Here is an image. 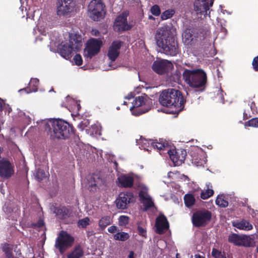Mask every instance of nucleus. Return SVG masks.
<instances>
[{"label": "nucleus", "mask_w": 258, "mask_h": 258, "mask_svg": "<svg viewBox=\"0 0 258 258\" xmlns=\"http://www.w3.org/2000/svg\"><path fill=\"white\" fill-rule=\"evenodd\" d=\"M155 39L157 46L164 53L170 56H175L180 52L177 41L170 27L164 26L157 31Z\"/></svg>", "instance_id": "1"}, {"label": "nucleus", "mask_w": 258, "mask_h": 258, "mask_svg": "<svg viewBox=\"0 0 258 258\" xmlns=\"http://www.w3.org/2000/svg\"><path fill=\"white\" fill-rule=\"evenodd\" d=\"M159 101L162 106L175 109L170 113L178 114L183 110L186 100L180 91L174 89H168L162 91L160 93Z\"/></svg>", "instance_id": "2"}, {"label": "nucleus", "mask_w": 258, "mask_h": 258, "mask_svg": "<svg viewBox=\"0 0 258 258\" xmlns=\"http://www.w3.org/2000/svg\"><path fill=\"white\" fill-rule=\"evenodd\" d=\"M46 128H48V133L53 139H66L75 132V130L71 124L60 119L50 120L46 124Z\"/></svg>", "instance_id": "3"}, {"label": "nucleus", "mask_w": 258, "mask_h": 258, "mask_svg": "<svg viewBox=\"0 0 258 258\" xmlns=\"http://www.w3.org/2000/svg\"><path fill=\"white\" fill-rule=\"evenodd\" d=\"M185 82L191 88L204 91L207 83L206 73L202 69H185L182 73Z\"/></svg>", "instance_id": "4"}, {"label": "nucleus", "mask_w": 258, "mask_h": 258, "mask_svg": "<svg viewBox=\"0 0 258 258\" xmlns=\"http://www.w3.org/2000/svg\"><path fill=\"white\" fill-rule=\"evenodd\" d=\"M208 30L201 27L186 29L182 34L183 42L185 45H191L196 41L203 40L207 36Z\"/></svg>", "instance_id": "5"}, {"label": "nucleus", "mask_w": 258, "mask_h": 258, "mask_svg": "<svg viewBox=\"0 0 258 258\" xmlns=\"http://www.w3.org/2000/svg\"><path fill=\"white\" fill-rule=\"evenodd\" d=\"M105 6L101 0H92L88 5V15L94 21H99L105 17Z\"/></svg>", "instance_id": "6"}, {"label": "nucleus", "mask_w": 258, "mask_h": 258, "mask_svg": "<svg viewBox=\"0 0 258 258\" xmlns=\"http://www.w3.org/2000/svg\"><path fill=\"white\" fill-rule=\"evenodd\" d=\"M74 241V238L67 232L61 231L56 239L55 247L63 254L67 249L71 247Z\"/></svg>", "instance_id": "7"}, {"label": "nucleus", "mask_w": 258, "mask_h": 258, "mask_svg": "<svg viewBox=\"0 0 258 258\" xmlns=\"http://www.w3.org/2000/svg\"><path fill=\"white\" fill-rule=\"evenodd\" d=\"M212 213L208 210H198L194 213L191 221L196 227H204L211 221Z\"/></svg>", "instance_id": "8"}, {"label": "nucleus", "mask_w": 258, "mask_h": 258, "mask_svg": "<svg viewBox=\"0 0 258 258\" xmlns=\"http://www.w3.org/2000/svg\"><path fill=\"white\" fill-rule=\"evenodd\" d=\"M135 198L131 192H122L119 194L115 202L118 209L124 210L128 208L130 203L135 202Z\"/></svg>", "instance_id": "9"}, {"label": "nucleus", "mask_w": 258, "mask_h": 258, "mask_svg": "<svg viewBox=\"0 0 258 258\" xmlns=\"http://www.w3.org/2000/svg\"><path fill=\"white\" fill-rule=\"evenodd\" d=\"M152 68L156 73L162 75L171 71L173 68V65L166 59L156 60L153 63Z\"/></svg>", "instance_id": "10"}, {"label": "nucleus", "mask_w": 258, "mask_h": 258, "mask_svg": "<svg viewBox=\"0 0 258 258\" xmlns=\"http://www.w3.org/2000/svg\"><path fill=\"white\" fill-rule=\"evenodd\" d=\"M105 183V179L99 173H94L88 177L86 187L90 191H95Z\"/></svg>", "instance_id": "11"}, {"label": "nucleus", "mask_w": 258, "mask_h": 258, "mask_svg": "<svg viewBox=\"0 0 258 258\" xmlns=\"http://www.w3.org/2000/svg\"><path fill=\"white\" fill-rule=\"evenodd\" d=\"M214 0H196L194 3V10L197 14L210 16V8L212 7Z\"/></svg>", "instance_id": "12"}, {"label": "nucleus", "mask_w": 258, "mask_h": 258, "mask_svg": "<svg viewBox=\"0 0 258 258\" xmlns=\"http://www.w3.org/2000/svg\"><path fill=\"white\" fill-rule=\"evenodd\" d=\"M127 13L123 12L116 17L113 25V29L115 31L122 32L131 29V26L127 23Z\"/></svg>", "instance_id": "13"}, {"label": "nucleus", "mask_w": 258, "mask_h": 258, "mask_svg": "<svg viewBox=\"0 0 258 258\" xmlns=\"http://www.w3.org/2000/svg\"><path fill=\"white\" fill-rule=\"evenodd\" d=\"M87 44V54L85 56L91 58L99 52L102 42L100 39L91 38L88 41Z\"/></svg>", "instance_id": "14"}, {"label": "nucleus", "mask_w": 258, "mask_h": 258, "mask_svg": "<svg viewBox=\"0 0 258 258\" xmlns=\"http://www.w3.org/2000/svg\"><path fill=\"white\" fill-rule=\"evenodd\" d=\"M76 5L75 0H58L57 14L64 16L73 11Z\"/></svg>", "instance_id": "15"}, {"label": "nucleus", "mask_w": 258, "mask_h": 258, "mask_svg": "<svg viewBox=\"0 0 258 258\" xmlns=\"http://www.w3.org/2000/svg\"><path fill=\"white\" fill-rule=\"evenodd\" d=\"M14 170L10 162L5 159L0 160V176L10 178L14 174Z\"/></svg>", "instance_id": "16"}, {"label": "nucleus", "mask_w": 258, "mask_h": 258, "mask_svg": "<svg viewBox=\"0 0 258 258\" xmlns=\"http://www.w3.org/2000/svg\"><path fill=\"white\" fill-rule=\"evenodd\" d=\"M123 44V42L120 40L113 41L109 46L108 50L107 56L111 61H114L119 55V50Z\"/></svg>", "instance_id": "17"}, {"label": "nucleus", "mask_w": 258, "mask_h": 258, "mask_svg": "<svg viewBox=\"0 0 258 258\" xmlns=\"http://www.w3.org/2000/svg\"><path fill=\"white\" fill-rule=\"evenodd\" d=\"M180 154L178 151L175 150H167V153L169 156L170 159L174 163L175 165L181 164L184 162L186 155V153L185 150L180 151Z\"/></svg>", "instance_id": "18"}, {"label": "nucleus", "mask_w": 258, "mask_h": 258, "mask_svg": "<svg viewBox=\"0 0 258 258\" xmlns=\"http://www.w3.org/2000/svg\"><path fill=\"white\" fill-rule=\"evenodd\" d=\"M156 232L159 234L164 233V230L169 227L167 218L164 215H160L156 219Z\"/></svg>", "instance_id": "19"}, {"label": "nucleus", "mask_w": 258, "mask_h": 258, "mask_svg": "<svg viewBox=\"0 0 258 258\" xmlns=\"http://www.w3.org/2000/svg\"><path fill=\"white\" fill-rule=\"evenodd\" d=\"M58 51L62 57L68 59L72 57L73 51L76 50L69 43H66L59 46Z\"/></svg>", "instance_id": "20"}, {"label": "nucleus", "mask_w": 258, "mask_h": 258, "mask_svg": "<svg viewBox=\"0 0 258 258\" xmlns=\"http://www.w3.org/2000/svg\"><path fill=\"white\" fill-rule=\"evenodd\" d=\"M116 182L119 187L131 188L134 185V178L132 176L122 174L117 178Z\"/></svg>", "instance_id": "21"}, {"label": "nucleus", "mask_w": 258, "mask_h": 258, "mask_svg": "<svg viewBox=\"0 0 258 258\" xmlns=\"http://www.w3.org/2000/svg\"><path fill=\"white\" fill-rule=\"evenodd\" d=\"M141 202L143 204L145 210L146 211L154 206V202L152 199L147 195L143 191H140L139 194Z\"/></svg>", "instance_id": "22"}, {"label": "nucleus", "mask_w": 258, "mask_h": 258, "mask_svg": "<svg viewBox=\"0 0 258 258\" xmlns=\"http://www.w3.org/2000/svg\"><path fill=\"white\" fill-rule=\"evenodd\" d=\"M151 141V146L160 151L163 150L167 152V150L170 149L168 142L162 139H159L158 141L156 140Z\"/></svg>", "instance_id": "23"}, {"label": "nucleus", "mask_w": 258, "mask_h": 258, "mask_svg": "<svg viewBox=\"0 0 258 258\" xmlns=\"http://www.w3.org/2000/svg\"><path fill=\"white\" fill-rule=\"evenodd\" d=\"M76 51L80 50L82 46V37L80 35L75 34L70 36L69 42Z\"/></svg>", "instance_id": "24"}, {"label": "nucleus", "mask_w": 258, "mask_h": 258, "mask_svg": "<svg viewBox=\"0 0 258 258\" xmlns=\"http://www.w3.org/2000/svg\"><path fill=\"white\" fill-rule=\"evenodd\" d=\"M234 226L239 229L246 231H248L252 229V225L249 222L244 220L234 224Z\"/></svg>", "instance_id": "25"}, {"label": "nucleus", "mask_w": 258, "mask_h": 258, "mask_svg": "<svg viewBox=\"0 0 258 258\" xmlns=\"http://www.w3.org/2000/svg\"><path fill=\"white\" fill-rule=\"evenodd\" d=\"M241 239V245L245 247H253L255 245L254 239L249 236L243 235Z\"/></svg>", "instance_id": "26"}, {"label": "nucleus", "mask_w": 258, "mask_h": 258, "mask_svg": "<svg viewBox=\"0 0 258 258\" xmlns=\"http://www.w3.org/2000/svg\"><path fill=\"white\" fill-rule=\"evenodd\" d=\"M84 255V252L80 245L75 247L74 250L68 255L67 258H80Z\"/></svg>", "instance_id": "27"}, {"label": "nucleus", "mask_w": 258, "mask_h": 258, "mask_svg": "<svg viewBox=\"0 0 258 258\" xmlns=\"http://www.w3.org/2000/svg\"><path fill=\"white\" fill-rule=\"evenodd\" d=\"M184 204L188 208L191 207L196 202V199L193 195L187 194L183 197Z\"/></svg>", "instance_id": "28"}, {"label": "nucleus", "mask_w": 258, "mask_h": 258, "mask_svg": "<svg viewBox=\"0 0 258 258\" xmlns=\"http://www.w3.org/2000/svg\"><path fill=\"white\" fill-rule=\"evenodd\" d=\"M111 222L112 221L110 217L109 216H105L99 220L98 225L101 230H104L108 225H110Z\"/></svg>", "instance_id": "29"}, {"label": "nucleus", "mask_w": 258, "mask_h": 258, "mask_svg": "<svg viewBox=\"0 0 258 258\" xmlns=\"http://www.w3.org/2000/svg\"><path fill=\"white\" fill-rule=\"evenodd\" d=\"M242 236L235 233H233L229 235L228 241L233 243L235 245H241Z\"/></svg>", "instance_id": "30"}, {"label": "nucleus", "mask_w": 258, "mask_h": 258, "mask_svg": "<svg viewBox=\"0 0 258 258\" xmlns=\"http://www.w3.org/2000/svg\"><path fill=\"white\" fill-rule=\"evenodd\" d=\"M130 238L128 233L124 232H119L113 235V238L115 240L125 241Z\"/></svg>", "instance_id": "31"}, {"label": "nucleus", "mask_w": 258, "mask_h": 258, "mask_svg": "<svg viewBox=\"0 0 258 258\" xmlns=\"http://www.w3.org/2000/svg\"><path fill=\"white\" fill-rule=\"evenodd\" d=\"M216 204L222 208H225L228 206V202L224 199L223 196H218L215 201Z\"/></svg>", "instance_id": "32"}, {"label": "nucleus", "mask_w": 258, "mask_h": 258, "mask_svg": "<svg viewBox=\"0 0 258 258\" xmlns=\"http://www.w3.org/2000/svg\"><path fill=\"white\" fill-rule=\"evenodd\" d=\"M35 176L38 181H40L47 177V174L43 169L38 168L36 171Z\"/></svg>", "instance_id": "33"}, {"label": "nucleus", "mask_w": 258, "mask_h": 258, "mask_svg": "<svg viewBox=\"0 0 258 258\" xmlns=\"http://www.w3.org/2000/svg\"><path fill=\"white\" fill-rule=\"evenodd\" d=\"M211 255L214 258H226L225 253L215 248H213L212 250Z\"/></svg>", "instance_id": "34"}, {"label": "nucleus", "mask_w": 258, "mask_h": 258, "mask_svg": "<svg viewBox=\"0 0 258 258\" xmlns=\"http://www.w3.org/2000/svg\"><path fill=\"white\" fill-rule=\"evenodd\" d=\"M245 127H258V117L252 118L244 123Z\"/></svg>", "instance_id": "35"}, {"label": "nucleus", "mask_w": 258, "mask_h": 258, "mask_svg": "<svg viewBox=\"0 0 258 258\" xmlns=\"http://www.w3.org/2000/svg\"><path fill=\"white\" fill-rule=\"evenodd\" d=\"M144 104H145V98L143 96H138L136 97L134 102H133V107H138L142 106Z\"/></svg>", "instance_id": "36"}, {"label": "nucleus", "mask_w": 258, "mask_h": 258, "mask_svg": "<svg viewBox=\"0 0 258 258\" xmlns=\"http://www.w3.org/2000/svg\"><path fill=\"white\" fill-rule=\"evenodd\" d=\"M214 194V190L212 189H207L205 191H202L201 193V198L203 200H206L212 197Z\"/></svg>", "instance_id": "37"}, {"label": "nucleus", "mask_w": 258, "mask_h": 258, "mask_svg": "<svg viewBox=\"0 0 258 258\" xmlns=\"http://www.w3.org/2000/svg\"><path fill=\"white\" fill-rule=\"evenodd\" d=\"M90 224V219L89 217H86L79 220L78 222V226L83 228H86Z\"/></svg>", "instance_id": "38"}, {"label": "nucleus", "mask_w": 258, "mask_h": 258, "mask_svg": "<svg viewBox=\"0 0 258 258\" xmlns=\"http://www.w3.org/2000/svg\"><path fill=\"white\" fill-rule=\"evenodd\" d=\"M174 14V11L172 10H168L164 11L161 15L162 20H166L170 18Z\"/></svg>", "instance_id": "39"}, {"label": "nucleus", "mask_w": 258, "mask_h": 258, "mask_svg": "<svg viewBox=\"0 0 258 258\" xmlns=\"http://www.w3.org/2000/svg\"><path fill=\"white\" fill-rule=\"evenodd\" d=\"M39 84V81L37 79H32L29 83V87H31V86H33V88H32L31 91H37V87Z\"/></svg>", "instance_id": "40"}, {"label": "nucleus", "mask_w": 258, "mask_h": 258, "mask_svg": "<svg viewBox=\"0 0 258 258\" xmlns=\"http://www.w3.org/2000/svg\"><path fill=\"white\" fill-rule=\"evenodd\" d=\"M128 217L126 216H120L119 218V224L120 226H124L128 223Z\"/></svg>", "instance_id": "41"}, {"label": "nucleus", "mask_w": 258, "mask_h": 258, "mask_svg": "<svg viewBox=\"0 0 258 258\" xmlns=\"http://www.w3.org/2000/svg\"><path fill=\"white\" fill-rule=\"evenodd\" d=\"M151 12L152 14L155 16H159L161 13V11L159 7L156 5H154L151 8Z\"/></svg>", "instance_id": "42"}, {"label": "nucleus", "mask_w": 258, "mask_h": 258, "mask_svg": "<svg viewBox=\"0 0 258 258\" xmlns=\"http://www.w3.org/2000/svg\"><path fill=\"white\" fill-rule=\"evenodd\" d=\"M75 63L76 65L80 66L83 63V59L82 56L79 54H77L75 55L73 58Z\"/></svg>", "instance_id": "43"}, {"label": "nucleus", "mask_w": 258, "mask_h": 258, "mask_svg": "<svg viewBox=\"0 0 258 258\" xmlns=\"http://www.w3.org/2000/svg\"><path fill=\"white\" fill-rule=\"evenodd\" d=\"M68 210L65 208H62L57 210V214L62 215V217L64 218L68 215Z\"/></svg>", "instance_id": "44"}, {"label": "nucleus", "mask_w": 258, "mask_h": 258, "mask_svg": "<svg viewBox=\"0 0 258 258\" xmlns=\"http://www.w3.org/2000/svg\"><path fill=\"white\" fill-rule=\"evenodd\" d=\"M252 66L253 70L255 72H258V55L253 58Z\"/></svg>", "instance_id": "45"}, {"label": "nucleus", "mask_w": 258, "mask_h": 258, "mask_svg": "<svg viewBox=\"0 0 258 258\" xmlns=\"http://www.w3.org/2000/svg\"><path fill=\"white\" fill-rule=\"evenodd\" d=\"M138 233L142 236L146 238L147 237V231L146 230L140 226H138Z\"/></svg>", "instance_id": "46"}, {"label": "nucleus", "mask_w": 258, "mask_h": 258, "mask_svg": "<svg viewBox=\"0 0 258 258\" xmlns=\"http://www.w3.org/2000/svg\"><path fill=\"white\" fill-rule=\"evenodd\" d=\"M6 258H14L12 249L7 247L5 249Z\"/></svg>", "instance_id": "47"}, {"label": "nucleus", "mask_w": 258, "mask_h": 258, "mask_svg": "<svg viewBox=\"0 0 258 258\" xmlns=\"http://www.w3.org/2000/svg\"><path fill=\"white\" fill-rule=\"evenodd\" d=\"M117 231V227L116 226H111L108 228V231L111 233H114Z\"/></svg>", "instance_id": "48"}, {"label": "nucleus", "mask_w": 258, "mask_h": 258, "mask_svg": "<svg viewBox=\"0 0 258 258\" xmlns=\"http://www.w3.org/2000/svg\"><path fill=\"white\" fill-rule=\"evenodd\" d=\"M44 222L41 220H39L35 224V226L38 228H40V227H42L44 225Z\"/></svg>", "instance_id": "49"}, {"label": "nucleus", "mask_w": 258, "mask_h": 258, "mask_svg": "<svg viewBox=\"0 0 258 258\" xmlns=\"http://www.w3.org/2000/svg\"><path fill=\"white\" fill-rule=\"evenodd\" d=\"M251 117V115L249 114H247V113L246 112V110H245L243 112V119H247L249 117Z\"/></svg>", "instance_id": "50"}, {"label": "nucleus", "mask_w": 258, "mask_h": 258, "mask_svg": "<svg viewBox=\"0 0 258 258\" xmlns=\"http://www.w3.org/2000/svg\"><path fill=\"white\" fill-rule=\"evenodd\" d=\"M135 253L133 251H130L129 252V254L128 255L127 258H135L134 257Z\"/></svg>", "instance_id": "51"}, {"label": "nucleus", "mask_w": 258, "mask_h": 258, "mask_svg": "<svg viewBox=\"0 0 258 258\" xmlns=\"http://www.w3.org/2000/svg\"><path fill=\"white\" fill-rule=\"evenodd\" d=\"M92 32L95 36H99L100 34V32L97 30H93Z\"/></svg>", "instance_id": "52"}, {"label": "nucleus", "mask_w": 258, "mask_h": 258, "mask_svg": "<svg viewBox=\"0 0 258 258\" xmlns=\"http://www.w3.org/2000/svg\"><path fill=\"white\" fill-rule=\"evenodd\" d=\"M3 110L2 100L0 98V111H2Z\"/></svg>", "instance_id": "53"}, {"label": "nucleus", "mask_w": 258, "mask_h": 258, "mask_svg": "<svg viewBox=\"0 0 258 258\" xmlns=\"http://www.w3.org/2000/svg\"><path fill=\"white\" fill-rule=\"evenodd\" d=\"M195 258H205V257L199 254H196L195 255Z\"/></svg>", "instance_id": "54"}, {"label": "nucleus", "mask_w": 258, "mask_h": 258, "mask_svg": "<svg viewBox=\"0 0 258 258\" xmlns=\"http://www.w3.org/2000/svg\"><path fill=\"white\" fill-rule=\"evenodd\" d=\"M88 122L87 121H85V122H83V121H82L81 123H80V125H85V126H86V123Z\"/></svg>", "instance_id": "55"}, {"label": "nucleus", "mask_w": 258, "mask_h": 258, "mask_svg": "<svg viewBox=\"0 0 258 258\" xmlns=\"http://www.w3.org/2000/svg\"><path fill=\"white\" fill-rule=\"evenodd\" d=\"M3 151V149L0 146V158H1V154Z\"/></svg>", "instance_id": "56"}, {"label": "nucleus", "mask_w": 258, "mask_h": 258, "mask_svg": "<svg viewBox=\"0 0 258 258\" xmlns=\"http://www.w3.org/2000/svg\"><path fill=\"white\" fill-rule=\"evenodd\" d=\"M253 106H255V103H254L253 102H252V103H251V104L250 108H251V110H252V109H252V107H253Z\"/></svg>", "instance_id": "57"}, {"label": "nucleus", "mask_w": 258, "mask_h": 258, "mask_svg": "<svg viewBox=\"0 0 258 258\" xmlns=\"http://www.w3.org/2000/svg\"><path fill=\"white\" fill-rule=\"evenodd\" d=\"M221 98H222V99H223V94H221Z\"/></svg>", "instance_id": "58"}, {"label": "nucleus", "mask_w": 258, "mask_h": 258, "mask_svg": "<svg viewBox=\"0 0 258 258\" xmlns=\"http://www.w3.org/2000/svg\"><path fill=\"white\" fill-rule=\"evenodd\" d=\"M25 90V89H21V90H19V91H21Z\"/></svg>", "instance_id": "59"}, {"label": "nucleus", "mask_w": 258, "mask_h": 258, "mask_svg": "<svg viewBox=\"0 0 258 258\" xmlns=\"http://www.w3.org/2000/svg\"><path fill=\"white\" fill-rule=\"evenodd\" d=\"M149 18H150V19H151V18H152V16H150Z\"/></svg>", "instance_id": "60"}, {"label": "nucleus", "mask_w": 258, "mask_h": 258, "mask_svg": "<svg viewBox=\"0 0 258 258\" xmlns=\"http://www.w3.org/2000/svg\"><path fill=\"white\" fill-rule=\"evenodd\" d=\"M257 252H258V247H257Z\"/></svg>", "instance_id": "61"}]
</instances>
